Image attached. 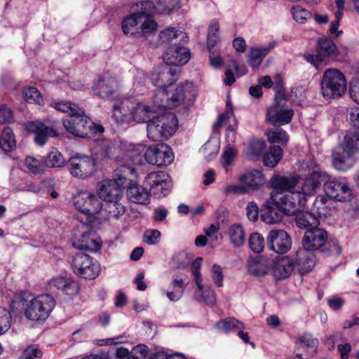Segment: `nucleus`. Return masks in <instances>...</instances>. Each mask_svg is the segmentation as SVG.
I'll list each match as a JSON object with an SVG mask.
<instances>
[{
	"label": "nucleus",
	"mask_w": 359,
	"mask_h": 359,
	"mask_svg": "<svg viewBox=\"0 0 359 359\" xmlns=\"http://www.w3.org/2000/svg\"><path fill=\"white\" fill-rule=\"evenodd\" d=\"M238 181L243 183L249 194L259 190L264 185L266 178L261 170L248 169L239 175Z\"/></svg>",
	"instance_id": "nucleus-20"
},
{
	"label": "nucleus",
	"mask_w": 359,
	"mask_h": 359,
	"mask_svg": "<svg viewBox=\"0 0 359 359\" xmlns=\"http://www.w3.org/2000/svg\"><path fill=\"white\" fill-rule=\"evenodd\" d=\"M231 142L225 147L222 154V163L224 168L231 165L232 161L237 155V151L231 145Z\"/></svg>",
	"instance_id": "nucleus-54"
},
{
	"label": "nucleus",
	"mask_w": 359,
	"mask_h": 359,
	"mask_svg": "<svg viewBox=\"0 0 359 359\" xmlns=\"http://www.w3.org/2000/svg\"><path fill=\"white\" fill-rule=\"evenodd\" d=\"M116 149V145L110 140H102L97 146V151L100 155V159H114L116 161H121L119 156H115L114 153Z\"/></svg>",
	"instance_id": "nucleus-37"
},
{
	"label": "nucleus",
	"mask_w": 359,
	"mask_h": 359,
	"mask_svg": "<svg viewBox=\"0 0 359 359\" xmlns=\"http://www.w3.org/2000/svg\"><path fill=\"white\" fill-rule=\"evenodd\" d=\"M148 353V347L144 344L135 346L131 351L133 359L144 358Z\"/></svg>",
	"instance_id": "nucleus-62"
},
{
	"label": "nucleus",
	"mask_w": 359,
	"mask_h": 359,
	"mask_svg": "<svg viewBox=\"0 0 359 359\" xmlns=\"http://www.w3.org/2000/svg\"><path fill=\"white\" fill-rule=\"evenodd\" d=\"M43 355L42 351L38 345L32 344L28 346L22 353L20 359H37Z\"/></svg>",
	"instance_id": "nucleus-56"
},
{
	"label": "nucleus",
	"mask_w": 359,
	"mask_h": 359,
	"mask_svg": "<svg viewBox=\"0 0 359 359\" xmlns=\"http://www.w3.org/2000/svg\"><path fill=\"white\" fill-rule=\"evenodd\" d=\"M278 43L276 41L261 46L252 47L249 51V64L253 68H257L262 62L264 58L273 50Z\"/></svg>",
	"instance_id": "nucleus-31"
},
{
	"label": "nucleus",
	"mask_w": 359,
	"mask_h": 359,
	"mask_svg": "<svg viewBox=\"0 0 359 359\" xmlns=\"http://www.w3.org/2000/svg\"><path fill=\"white\" fill-rule=\"evenodd\" d=\"M72 244L76 249L96 252L100 249L102 241L95 232L83 231L79 237L74 239Z\"/></svg>",
	"instance_id": "nucleus-26"
},
{
	"label": "nucleus",
	"mask_w": 359,
	"mask_h": 359,
	"mask_svg": "<svg viewBox=\"0 0 359 359\" xmlns=\"http://www.w3.org/2000/svg\"><path fill=\"white\" fill-rule=\"evenodd\" d=\"M25 100L29 103L41 104L43 102L42 96L38 89L33 86L25 87L22 91Z\"/></svg>",
	"instance_id": "nucleus-46"
},
{
	"label": "nucleus",
	"mask_w": 359,
	"mask_h": 359,
	"mask_svg": "<svg viewBox=\"0 0 359 359\" xmlns=\"http://www.w3.org/2000/svg\"><path fill=\"white\" fill-rule=\"evenodd\" d=\"M133 181H130L127 189V196L128 199L135 203L142 204V205H147L150 202V196L151 194L147 191V189L145 186L141 187L137 185L136 184L132 183Z\"/></svg>",
	"instance_id": "nucleus-32"
},
{
	"label": "nucleus",
	"mask_w": 359,
	"mask_h": 359,
	"mask_svg": "<svg viewBox=\"0 0 359 359\" xmlns=\"http://www.w3.org/2000/svg\"><path fill=\"white\" fill-rule=\"evenodd\" d=\"M294 269V260L288 257H283L273 260L270 266V271L278 280L287 278Z\"/></svg>",
	"instance_id": "nucleus-29"
},
{
	"label": "nucleus",
	"mask_w": 359,
	"mask_h": 359,
	"mask_svg": "<svg viewBox=\"0 0 359 359\" xmlns=\"http://www.w3.org/2000/svg\"><path fill=\"white\" fill-rule=\"evenodd\" d=\"M327 241V233L318 226L306 231L302 238V245L312 252L320 249Z\"/></svg>",
	"instance_id": "nucleus-23"
},
{
	"label": "nucleus",
	"mask_w": 359,
	"mask_h": 359,
	"mask_svg": "<svg viewBox=\"0 0 359 359\" xmlns=\"http://www.w3.org/2000/svg\"><path fill=\"white\" fill-rule=\"evenodd\" d=\"M96 161L86 155H76L67 161L66 167L69 173L78 179H87L96 171Z\"/></svg>",
	"instance_id": "nucleus-13"
},
{
	"label": "nucleus",
	"mask_w": 359,
	"mask_h": 359,
	"mask_svg": "<svg viewBox=\"0 0 359 359\" xmlns=\"http://www.w3.org/2000/svg\"><path fill=\"white\" fill-rule=\"evenodd\" d=\"M283 156V149L280 146L273 145L264 155L263 161L265 166L274 168Z\"/></svg>",
	"instance_id": "nucleus-38"
},
{
	"label": "nucleus",
	"mask_w": 359,
	"mask_h": 359,
	"mask_svg": "<svg viewBox=\"0 0 359 359\" xmlns=\"http://www.w3.org/2000/svg\"><path fill=\"white\" fill-rule=\"evenodd\" d=\"M11 315L8 309L0 306V335L11 327Z\"/></svg>",
	"instance_id": "nucleus-52"
},
{
	"label": "nucleus",
	"mask_w": 359,
	"mask_h": 359,
	"mask_svg": "<svg viewBox=\"0 0 359 359\" xmlns=\"http://www.w3.org/2000/svg\"><path fill=\"white\" fill-rule=\"evenodd\" d=\"M144 186L149 189L151 195L158 198L166 196L172 187L170 176L163 171L148 174L144 180Z\"/></svg>",
	"instance_id": "nucleus-14"
},
{
	"label": "nucleus",
	"mask_w": 359,
	"mask_h": 359,
	"mask_svg": "<svg viewBox=\"0 0 359 359\" xmlns=\"http://www.w3.org/2000/svg\"><path fill=\"white\" fill-rule=\"evenodd\" d=\"M144 159L150 165L168 166L173 161L174 155L171 147L161 143L148 147L144 152Z\"/></svg>",
	"instance_id": "nucleus-16"
},
{
	"label": "nucleus",
	"mask_w": 359,
	"mask_h": 359,
	"mask_svg": "<svg viewBox=\"0 0 359 359\" xmlns=\"http://www.w3.org/2000/svg\"><path fill=\"white\" fill-rule=\"evenodd\" d=\"M215 327L224 332H229L235 330L245 329V325L236 318H229L217 322Z\"/></svg>",
	"instance_id": "nucleus-43"
},
{
	"label": "nucleus",
	"mask_w": 359,
	"mask_h": 359,
	"mask_svg": "<svg viewBox=\"0 0 359 359\" xmlns=\"http://www.w3.org/2000/svg\"><path fill=\"white\" fill-rule=\"evenodd\" d=\"M194 93L193 83L186 81L184 83L178 86L172 95H169L168 92L163 96H165L168 100H170L175 105L184 101L187 95H192Z\"/></svg>",
	"instance_id": "nucleus-35"
},
{
	"label": "nucleus",
	"mask_w": 359,
	"mask_h": 359,
	"mask_svg": "<svg viewBox=\"0 0 359 359\" xmlns=\"http://www.w3.org/2000/svg\"><path fill=\"white\" fill-rule=\"evenodd\" d=\"M337 50V46L331 39L323 37L318 41L317 54H306L304 57L308 62L318 69L327 57L336 55Z\"/></svg>",
	"instance_id": "nucleus-18"
},
{
	"label": "nucleus",
	"mask_w": 359,
	"mask_h": 359,
	"mask_svg": "<svg viewBox=\"0 0 359 359\" xmlns=\"http://www.w3.org/2000/svg\"><path fill=\"white\" fill-rule=\"evenodd\" d=\"M180 72L179 67H172L163 65L151 74V81L154 86L159 88L158 94L163 96L168 93V88L175 83Z\"/></svg>",
	"instance_id": "nucleus-15"
},
{
	"label": "nucleus",
	"mask_w": 359,
	"mask_h": 359,
	"mask_svg": "<svg viewBox=\"0 0 359 359\" xmlns=\"http://www.w3.org/2000/svg\"><path fill=\"white\" fill-rule=\"evenodd\" d=\"M48 286L50 291L53 292L60 291L70 297L78 294L79 290V284L76 280L62 276L52 278L48 282Z\"/></svg>",
	"instance_id": "nucleus-24"
},
{
	"label": "nucleus",
	"mask_w": 359,
	"mask_h": 359,
	"mask_svg": "<svg viewBox=\"0 0 359 359\" xmlns=\"http://www.w3.org/2000/svg\"><path fill=\"white\" fill-rule=\"evenodd\" d=\"M346 88V79L341 72L334 68L325 71L320 82V90L324 98H339L345 93Z\"/></svg>",
	"instance_id": "nucleus-10"
},
{
	"label": "nucleus",
	"mask_w": 359,
	"mask_h": 359,
	"mask_svg": "<svg viewBox=\"0 0 359 359\" xmlns=\"http://www.w3.org/2000/svg\"><path fill=\"white\" fill-rule=\"evenodd\" d=\"M161 232L156 229H148L144 231L143 241L148 245H156L159 242Z\"/></svg>",
	"instance_id": "nucleus-57"
},
{
	"label": "nucleus",
	"mask_w": 359,
	"mask_h": 359,
	"mask_svg": "<svg viewBox=\"0 0 359 359\" xmlns=\"http://www.w3.org/2000/svg\"><path fill=\"white\" fill-rule=\"evenodd\" d=\"M229 236L231 243L234 247L239 248L243 245L245 239V234L241 225L233 224L229 229Z\"/></svg>",
	"instance_id": "nucleus-39"
},
{
	"label": "nucleus",
	"mask_w": 359,
	"mask_h": 359,
	"mask_svg": "<svg viewBox=\"0 0 359 359\" xmlns=\"http://www.w3.org/2000/svg\"><path fill=\"white\" fill-rule=\"evenodd\" d=\"M161 3L158 2L157 6H155L154 13H164L170 14L178 11L182 7V4L180 0H170L166 3L163 8H161Z\"/></svg>",
	"instance_id": "nucleus-49"
},
{
	"label": "nucleus",
	"mask_w": 359,
	"mask_h": 359,
	"mask_svg": "<svg viewBox=\"0 0 359 359\" xmlns=\"http://www.w3.org/2000/svg\"><path fill=\"white\" fill-rule=\"evenodd\" d=\"M200 151L205 158L210 161L217 154L219 151V145L217 141L208 140L201 147Z\"/></svg>",
	"instance_id": "nucleus-48"
},
{
	"label": "nucleus",
	"mask_w": 359,
	"mask_h": 359,
	"mask_svg": "<svg viewBox=\"0 0 359 359\" xmlns=\"http://www.w3.org/2000/svg\"><path fill=\"white\" fill-rule=\"evenodd\" d=\"M266 147L265 142L262 140H253L249 145V152L251 156L257 157L261 156Z\"/></svg>",
	"instance_id": "nucleus-55"
},
{
	"label": "nucleus",
	"mask_w": 359,
	"mask_h": 359,
	"mask_svg": "<svg viewBox=\"0 0 359 359\" xmlns=\"http://www.w3.org/2000/svg\"><path fill=\"white\" fill-rule=\"evenodd\" d=\"M298 182L297 175L285 177L274 175L270 179L271 187L273 189L271 194V201L278 204H285V202L290 203V201H293L297 206L304 207L306 197L309 196V194L304 190V182L300 191H294Z\"/></svg>",
	"instance_id": "nucleus-5"
},
{
	"label": "nucleus",
	"mask_w": 359,
	"mask_h": 359,
	"mask_svg": "<svg viewBox=\"0 0 359 359\" xmlns=\"http://www.w3.org/2000/svg\"><path fill=\"white\" fill-rule=\"evenodd\" d=\"M118 82L114 76L104 74L93 82L92 90L94 95L105 99L112 96L117 88Z\"/></svg>",
	"instance_id": "nucleus-22"
},
{
	"label": "nucleus",
	"mask_w": 359,
	"mask_h": 359,
	"mask_svg": "<svg viewBox=\"0 0 359 359\" xmlns=\"http://www.w3.org/2000/svg\"><path fill=\"white\" fill-rule=\"evenodd\" d=\"M177 126V118L172 112L154 115L147 122V137L154 142L167 140L175 133Z\"/></svg>",
	"instance_id": "nucleus-8"
},
{
	"label": "nucleus",
	"mask_w": 359,
	"mask_h": 359,
	"mask_svg": "<svg viewBox=\"0 0 359 359\" xmlns=\"http://www.w3.org/2000/svg\"><path fill=\"white\" fill-rule=\"evenodd\" d=\"M246 215L249 220L256 222L259 217V208L254 201L249 202L246 206Z\"/></svg>",
	"instance_id": "nucleus-61"
},
{
	"label": "nucleus",
	"mask_w": 359,
	"mask_h": 359,
	"mask_svg": "<svg viewBox=\"0 0 359 359\" xmlns=\"http://www.w3.org/2000/svg\"><path fill=\"white\" fill-rule=\"evenodd\" d=\"M294 269H297L301 274L311 271L316 264V258L313 252L304 248L298 250L296 253Z\"/></svg>",
	"instance_id": "nucleus-28"
},
{
	"label": "nucleus",
	"mask_w": 359,
	"mask_h": 359,
	"mask_svg": "<svg viewBox=\"0 0 359 359\" xmlns=\"http://www.w3.org/2000/svg\"><path fill=\"white\" fill-rule=\"evenodd\" d=\"M147 149L144 144L131 145L127 150L124 157V161H130L133 164L140 165L142 163V157Z\"/></svg>",
	"instance_id": "nucleus-36"
},
{
	"label": "nucleus",
	"mask_w": 359,
	"mask_h": 359,
	"mask_svg": "<svg viewBox=\"0 0 359 359\" xmlns=\"http://www.w3.org/2000/svg\"><path fill=\"white\" fill-rule=\"evenodd\" d=\"M51 106L57 111L68 114L69 116H72L75 114L74 112H81V108H80L77 104L71 102H54L51 104Z\"/></svg>",
	"instance_id": "nucleus-45"
},
{
	"label": "nucleus",
	"mask_w": 359,
	"mask_h": 359,
	"mask_svg": "<svg viewBox=\"0 0 359 359\" xmlns=\"http://www.w3.org/2000/svg\"><path fill=\"white\" fill-rule=\"evenodd\" d=\"M212 278L215 284L217 287H222L223 285L224 275L222 273V267L217 264H215L211 269Z\"/></svg>",
	"instance_id": "nucleus-59"
},
{
	"label": "nucleus",
	"mask_w": 359,
	"mask_h": 359,
	"mask_svg": "<svg viewBox=\"0 0 359 359\" xmlns=\"http://www.w3.org/2000/svg\"><path fill=\"white\" fill-rule=\"evenodd\" d=\"M16 146L14 134L11 128H6L0 137V148L5 152L12 151Z\"/></svg>",
	"instance_id": "nucleus-41"
},
{
	"label": "nucleus",
	"mask_w": 359,
	"mask_h": 359,
	"mask_svg": "<svg viewBox=\"0 0 359 359\" xmlns=\"http://www.w3.org/2000/svg\"><path fill=\"white\" fill-rule=\"evenodd\" d=\"M154 104L150 107L135 98L122 100L114 104L113 117L119 123L148 122L157 110L164 109L167 107L163 101L158 102L154 100Z\"/></svg>",
	"instance_id": "nucleus-3"
},
{
	"label": "nucleus",
	"mask_w": 359,
	"mask_h": 359,
	"mask_svg": "<svg viewBox=\"0 0 359 359\" xmlns=\"http://www.w3.org/2000/svg\"><path fill=\"white\" fill-rule=\"evenodd\" d=\"M299 208L293 201L285 202V204L267 201L261 209V219L266 224H276L280 222L283 215L290 216L295 214Z\"/></svg>",
	"instance_id": "nucleus-12"
},
{
	"label": "nucleus",
	"mask_w": 359,
	"mask_h": 359,
	"mask_svg": "<svg viewBox=\"0 0 359 359\" xmlns=\"http://www.w3.org/2000/svg\"><path fill=\"white\" fill-rule=\"evenodd\" d=\"M324 248L322 252L327 255L339 256L341 253V249L338 243L336 242H327L323 246Z\"/></svg>",
	"instance_id": "nucleus-58"
},
{
	"label": "nucleus",
	"mask_w": 359,
	"mask_h": 359,
	"mask_svg": "<svg viewBox=\"0 0 359 359\" xmlns=\"http://www.w3.org/2000/svg\"><path fill=\"white\" fill-rule=\"evenodd\" d=\"M44 161L46 166L50 168H61L67 163L62 154L56 149H53L47 154Z\"/></svg>",
	"instance_id": "nucleus-42"
},
{
	"label": "nucleus",
	"mask_w": 359,
	"mask_h": 359,
	"mask_svg": "<svg viewBox=\"0 0 359 359\" xmlns=\"http://www.w3.org/2000/svg\"><path fill=\"white\" fill-rule=\"evenodd\" d=\"M311 211L318 219L327 218L335 212V202L327 195L318 196L313 201Z\"/></svg>",
	"instance_id": "nucleus-27"
},
{
	"label": "nucleus",
	"mask_w": 359,
	"mask_h": 359,
	"mask_svg": "<svg viewBox=\"0 0 359 359\" xmlns=\"http://www.w3.org/2000/svg\"><path fill=\"white\" fill-rule=\"evenodd\" d=\"M349 116L353 126L358 131L348 132L339 147L332 151V165L339 171H346L353 167L359 153V108H352Z\"/></svg>",
	"instance_id": "nucleus-2"
},
{
	"label": "nucleus",
	"mask_w": 359,
	"mask_h": 359,
	"mask_svg": "<svg viewBox=\"0 0 359 359\" xmlns=\"http://www.w3.org/2000/svg\"><path fill=\"white\" fill-rule=\"evenodd\" d=\"M55 300L47 294H40L31 299L25 298L24 294L15 297L11 303V309L15 312L20 306L24 310L25 316L29 320H45L53 310Z\"/></svg>",
	"instance_id": "nucleus-7"
},
{
	"label": "nucleus",
	"mask_w": 359,
	"mask_h": 359,
	"mask_svg": "<svg viewBox=\"0 0 359 359\" xmlns=\"http://www.w3.org/2000/svg\"><path fill=\"white\" fill-rule=\"evenodd\" d=\"M249 247L255 253H260L264 248V237L259 233H252L249 238Z\"/></svg>",
	"instance_id": "nucleus-50"
},
{
	"label": "nucleus",
	"mask_w": 359,
	"mask_h": 359,
	"mask_svg": "<svg viewBox=\"0 0 359 359\" xmlns=\"http://www.w3.org/2000/svg\"><path fill=\"white\" fill-rule=\"evenodd\" d=\"M121 201L114 200L108 201L106 202L104 206L103 205L102 209L108 214L109 217L117 219L125 213L126 207Z\"/></svg>",
	"instance_id": "nucleus-40"
},
{
	"label": "nucleus",
	"mask_w": 359,
	"mask_h": 359,
	"mask_svg": "<svg viewBox=\"0 0 359 359\" xmlns=\"http://www.w3.org/2000/svg\"><path fill=\"white\" fill-rule=\"evenodd\" d=\"M267 247L277 254L286 253L292 246L291 238L284 230L274 229L266 237Z\"/></svg>",
	"instance_id": "nucleus-19"
},
{
	"label": "nucleus",
	"mask_w": 359,
	"mask_h": 359,
	"mask_svg": "<svg viewBox=\"0 0 359 359\" xmlns=\"http://www.w3.org/2000/svg\"><path fill=\"white\" fill-rule=\"evenodd\" d=\"M294 116L291 109H283L282 107L273 105L268 108L266 118L272 125H285L289 123Z\"/></svg>",
	"instance_id": "nucleus-30"
},
{
	"label": "nucleus",
	"mask_w": 359,
	"mask_h": 359,
	"mask_svg": "<svg viewBox=\"0 0 359 359\" xmlns=\"http://www.w3.org/2000/svg\"><path fill=\"white\" fill-rule=\"evenodd\" d=\"M291 13L293 19L300 24L305 23L311 17V13L299 6H293L291 8Z\"/></svg>",
	"instance_id": "nucleus-51"
},
{
	"label": "nucleus",
	"mask_w": 359,
	"mask_h": 359,
	"mask_svg": "<svg viewBox=\"0 0 359 359\" xmlns=\"http://www.w3.org/2000/svg\"><path fill=\"white\" fill-rule=\"evenodd\" d=\"M73 203L76 210L88 217L98 213L103 208L101 201L89 191L78 193L74 197Z\"/></svg>",
	"instance_id": "nucleus-17"
},
{
	"label": "nucleus",
	"mask_w": 359,
	"mask_h": 359,
	"mask_svg": "<svg viewBox=\"0 0 359 359\" xmlns=\"http://www.w3.org/2000/svg\"><path fill=\"white\" fill-rule=\"evenodd\" d=\"M74 113L72 116H68L63 120V126L70 134L85 138L104 132V127L100 124L95 123L85 114L82 108L81 113L79 111Z\"/></svg>",
	"instance_id": "nucleus-9"
},
{
	"label": "nucleus",
	"mask_w": 359,
	"mask_h": 359,
	"mask_svg": "<svg viewBox=\"0 0 359 359\" xmlns=\"http://www.w3.org/2000/svg\"><path fill=\"white\" fill-rule=\"evenodd\" d=\"M131 8H140L136 12L125 18L122 21V29L125 34L141 32L144 34L152 33L157 28V23L151 15L155 11V5L151 1L132 0Z\"/></svg>",
	"instance_id": "nucleus-4"
},
{
	"label": "nucleus",
	"mask_w": 359,
	"mask_h": 359,
	"mask_svg": "<svg viewBox=\"0 0 359 359\" xmlns=\"http://www.w3.org/2000/svg\"><path fill=\"white\" fill-rule=\"evenodd\" d=\"M71 267L77 276L88 280L95 279L101 271L97 260L83 252H78L72 257Z\"/></svg>",
	"instance_id": "nucleus-11"
},
{
	"label": "nucleus",
	"mask_w": 359,
	"mask_h": 359,
	"mask_svg": "<svg viewBox=\"0 0 359 359\" xmlns=\"http://www.w3.org/2000/svg\"><path fill=\"white\" fill-rule=\"evenodd\" d=\"M268 140L271 143H279L282 145H286L289 136L286 131L280 128H275L269 130L267 133Z\"/></svg>",
	"instance_id": "nucleus-44"
},
{
	"label": "nucleus",
	"mask_w": 359,
	"mask_h": 359,
	"mask_svg": "<svg viewBox=\"0 0 359 359\" xmlns=\"http://www.w3.org/2000/svg\"><path fill=\"white\" fill-rule=\"evenodd\" d=\"M349 94L351 98L359 104V80L350 83Z\"/></svg>",
	"instance_id": "nucleus-64"
},
{
	"label": "nucleus",
	"mask_w": 359,
	"mask_h": 359,
	"mask_svg": "<svg viewBox=\"0 0 359 359\" xmlns=\"http://www.w3.org/2000/svg\"><path fill=\"white\" fill-rule=\"evenodd\" d=\"M190 56L191 53L187 48L175 44L166 50L163 55V60L169 67H177L187 63Z\"/></svg>",
	"instance_id": "nucleus-21"
},
{
	"label": "nucleus",
	"mask_w": 359,
	"mask_h": 359,
	"mask_svg": "<svg viewBox=\"0 0 359 359\" xmlns=\"http://www.w3.org/2000/svg\"><path fill=\"white\" fill-rule=\"evenodd\" d=\"M184 34L182 32L175 28L169 27L161 32L159 34V39L161 43H165L171 41L174 39H177L180 35Z\"/></svg>",
	"instance_id": "nucleus-53"
},
{
	"label": "nucleus",
	"mask_w": 359,
	"mask_h": 359,
	"mask_svg": "<svg viewBox=\"0 0 359 359\" xmlns=\"http://www.w3.org/2000/svg\"><path fill=\"white\" fill-rule=\"evenodd\" d=\"M298 339L301 344L307 348H316L318 345V340L309 333L299 336Z\"/></svg>",
	"instance_id": "nucleus-60"
},
{
	"label": "nucleus",
	"mask_w": 359,
	"mask_h": 359,
	"mask_svg": "<svg viewBox=\"0 0 359 359\" xmlns=\"http://www.w3.org/2000/svg\"><path fill=\"white\" fill-rule=\"evenodd\" d=\"M137 177L135 168L130 164H121L114 170V178L104 180L97 186V194L100 200L106 202L123 199V189L130 181Z\"/></svg>",
	"instance_id": "nucleus-6"
},
{
	"label": "nucleus",
	"mask_w": 359,
	"mask_h": 359,
	"mask_svg": "<svg viewBox=\"0 0 359 359\" xmlns=\"http://www.w3.org/2000/svg\"><path fill=\"white\" fill-rule=\"evenodd\" d=\"M306 167L309 173L304 179V190L312 196L315 194L322 184L327 196L337 201H349L352 199L353 191L344 179L331 180L330 176L319 168L313 158H309L304 161L302 168Z\"/></svg>",
	"instance_id": "nucleus-1"
},
{
	"label": "nucleus",
	"mask_w": 359,
	"mask_h": 359,
	"mask_svg": "<svg viewBox=\"0 0 359 359\" xmlns=\"http://www.w3.org/2000/svg\"><path fill=\"white\" fill-rule=\"evenodd\" d=\"M168 215V210L163 206H158L154 210L153 220L154 222H163Z\"/></svg>",
	"instance_id": "nucleus-63"
},
{
	"label": "nucleus",
	"mask_w": 359,
	"mask_h": 359,
	"mask_svg": "<svg viewBox=\"0 0 359 359\" xmlns=\"http://www.w3.org/2000/svg\"><path fill=\"white\" fill-rule=\"evenodd\" d=\"M269 261L262 256L250 257L247 262L248 272L255 276H264L270 271Z\"/></svg>",
	"instance_id": "nucleus-33"
},
{
	"label": "nucleus",
	"mask_w": 359,
	"mask_h": 359,
	"mask_svg": "<svg viewBox=\"0 0 359 359\" xmlns=\"http://www.w3.org/2000/svg\"><path fill=\"white\" fill-rule=\"evenodd\" d=\"M302 208L299 207L297 212L293 215H296V225L301 229H306V231L317 227L319 224L317 217L311 211H300L299 209Z\"/></svg>",
	"instance_id": "nucleus-34"
},
{
	"label": "nucleus",
	"mask_w": 359,
	"mask_h": 359,
	"mask_svg": "<svg viewBox=\"0 0 359 359\" xmlns=\"http://www.w3.org/2000/svg\"><path fill=\"white\" fill-rule=\"evenodd\" d=\"M25 128L28 132L35 134L34 141L39 146H43L48 137L57 136V133L54 128L45 126L39 121H29Z\"/></svg>",
	"instance_id": "nucleus-25"
},
{
	"label": "nucleus",
	"mask_w": 359,
	"mask_h": 359,
	"mask_svg": "<svg viewBox=\"0 0 359 359\" xmlns=\"http://www.w3.org/2000/svg\"><path fill=\"white\" fill-rule=\"evenodd\" d=\"M25 164L28 170L34 174L42 173L46 167L45 161L32 156H27L25 160Z\"/></svg>",
	"instance_id": "nucleus-47"
}]
</instances>
